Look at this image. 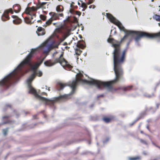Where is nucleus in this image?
<instances>
[{
    "label": "nucleus",
    "mask_w": 160,
    "mask_h": 160,
    "mask_svg": "<svg viewBox=\"0 0 160 160\" xmlns=\"http://www.w3.org/2000/svg\"><path fill=\"white\" fill-rule=\"evenodd\" d=\"M120 68L121 72H120L121 71H120L119 70H118L117 73H116L114 69V65L113 64V69L115 74V77L114 80L108 82H102L92 78H91L88 81L85 79L82 80L80 78V77H82L83 74L80 72H79L76 75L75 79L73 80L72 82L69 85V86L72 88V91L67 94L58 97L66 98L68 96L72 95L74 92L75 89L76 88L78 82L87 83L90 85H94L99 88H100L101 86L103 85L104 87L107 88L108 91H110L112 89V84L115 83L118 80L120 79L122 77V71L121 68V65H120Z\"/></svg>",
    "instance_id": "f257e3e1"
},
{
    "label": "nucleus",
    "mask_w": 160,
    "mask_h": 160,
    "mask_svg": "<svg viewBox=\"0 0 160 160\" xmlns=\"http://www.w3.org/2000/svg\"><path fill=\"white\" fill-rule=\"evenodd\" d=\"M107 41L108 42L112 43L111 46L114 48L112 54L115 72L117 73L118 70L121 72L120 65L123 63L125 60L126 50L124 49L121 52L120 41L118 42L110 38H108Z\"/></svg>",
    "instance_id": "f03ea898"
},
{
    "label": "nucleus",
    "mask_w": 160,
    "mask_h": 160,
    "mask_svg": "<svg viewBox=\"0 0 160 160\" xmlns=\"http://www.w3.org/2000/svg\"><path fill=\"white\" fill-rule=\"evenodd\" d=\"M36 73L34 75V78H33V79H32V81H31V80H29V81L28 82V80L29 79V78L27 79V86L28 87V89L29 91V92H32V93L35 96V97L40 100L41 101H42L45 104H47V103L50 101H52L54 100H64L65 99H67L68 98V96L67 98H59V96H61V95H60L58 97H56L54 99H49L47 98H44V97L41 96L40 95L38 94V92H37V91L34 88H33L31 85V83H32V81L33 80V79L35 77V76L36 75H37L38 76L40 77L42 76V72L41 71H39L38 72L37 69L36 70ZM64 94V95H65ZM63 95H62V96Z\"/></svg>",
    "instance_id": "7ed1b4c3"
},
{
    "label": "nucleus",
    "mask_w": 160,
    "mask_h": 160,
    "mask_svg": "<svg viewBox=\"0 0 160 160\" xmlns=\"http://www.w3.org/2000/svg\"><path fill=\"white\" fill-rule=\"evenodd\" d=\"M106 15L107 18L111 22L115 24L118 27L120 31H123L125 33V35L122 38L121 40L120 41V42H121L122 41L124 38L130 35H131L133 34H138L137 33H136V32L133 31L128 30L126 29L121 23L113 17L110 14L106 13Z\"/></svg>",
    "instance_id": "20e7f679"
},
{
    "label": "nucleus",
    "mask_w": 160,
    "mask_h": 160,
    "mask_svg": "<svg viewBox=\"0 0 160 160\" xmlns=\"http://www.w3.org/2000/svg\"><path fill=\"white\" fill-rule=\"evenodd\" d=\"M53 37V35H51L47 39L46 41L42 43L40 45L35 48H32L31 49L30 52L27 55L25 58L18 66V68H20L21 69L22 67L25 64L28 63L29 62L30 59L32 58L33 56V53L37 51L38 48L40 47H42L45 46L47 44V43Z\"/></svg>",
    "instance_id": "39448f33"
},
{
    "label": "nucleus",
    "mask_w": 160,
    "mask_h": 160,
    "mask_svg": "<svg viewBox=\"0 0 160 160\" xmlns=\"http://www.w3.org/2000/svg\"><path fill=\"white\" fill-rule=\"evenodd\" d=\"M136 33H137L138 35L139 34V35L138 36L135 38V41L136 42H138L139 41L141 38L143 37H145L147 38L153 39L156 38L157 37H160V32L157 34H150L149 33L144 32H137Z\"/></svg>",
    "instance_id": "423d86ee"
},
{
    "label": "nucleus",
    "mask_w": 160,
    "mask_h": 160,
    "mask_svg": "<svg viewBox=\"0 0 160 160\" xmlns=\"http://www.w3.org/2000/svg\"><path fill=\"white\" fill-rule=\"evenodd\" d=\"M20 68H18V66L15 68L11 73L6 76L3 79L0 81V86L8 82L11 78L12 76L15 74L16 70H20Z\"/></svg>",
    "instance_id": "0eeeda50"
},
{
    "label": "nucleus",
    "mask_w": 160,
    "mask_h": 160,
    "mask_svg": "<svg viewBox=\"0 0 160 160\" xmlns=\"http://www.w3.org/2000/svg\"><path fill=\"white\" fill-rule=\"evenodd\" d=\"M62 54H61L58 58H56L55 59V62L53 63H51L48 61H46L44 62V64L46 66L51 67L55 65L56 63H59L62 66V63L64 62L66 63V62L63 58H62Z\"/></svg>",
    "instance_id": "6e6552de"
},
{
    "label": "nucleus",
    "mask_w": 160,
    "mask_h": 160,
    "mask_svg": "<svg viewBox=\"0 0 160 160\" xmlns=\"http://www.w3.org/2000/svg\"><path fill=\"white\" fill-rule=\"evenodd\" d=\"M42 62H40L39 63H37L35 65H31V70L33 72V73L29 77V79L28 80V82H29V80L32 81V79L34 78V75L36 73V70L37 69L38 67L42 63Z\"/></svg>",
    "instance_id": "1a4fd4ad"
},
{
    "label": "nucleus",
    "mask_w": 160,
    "mask_h": 160,
    "mask_svg": "<svg viewBox=\"0 0 160 160\" xmlns=\"http://www.w3.org/2000/svg\"><path fill=\"white\" fill-rule=\"evenodd\" d=\"M51 17L46 22L45 25V26L49 25L53 20H56L58 17L57 14L55 12H51Z\"/></svg>",
    "instance_id": "9d476101"
},
{
    "label": "nucleus",
    "mask_w": 160,
    "mask_h": 160,
    "mask_svg": "<svg viewBox=\"0 0 160 160\" xmlns=\"http://www.w3.org/2000/svg\"><path fill=\"white\" fill-rule=\"evenodd\" d=\"M37 8L36 9L34 7H32L31 8L28 7V8L26 9V12L27 14L31 15V14L30 13V12L31 11H36L37 10Z\"/></svg>",
    "instance_id": "9b49d317"
},
{
    "label": "nucleus",
    "mask_w": 160,
    "mask_h": 160,
    "mask_svg": "<svg viewBox=\"0 0 160 160\" xmlns=\"http://www.w3.org/2000/svg\"><path fill=\"white\" fill-rule=\"evenodd\" d=\"M46 4V2H39L37 6V9L44 8V6Z\"/></svg>",
    "instance_id": "f8f14e48"
},
{
    "label": "nucleus",
    "mask_w": 160,
    "mask_h": 160,
    "mask_svg": "<svg viewBox=\"0 0 160 160\" xmlns=\"http://www.w3.org/2000/svg\"><path fill=\"white\" fill-rule=\"evenodd\" d=\"M140 158L139 157H128V160H139Z\"/></svg>",
    "instance_id": "ddd939ff"
},
{
    "label": "nucleus",
    "mask_w": 160,
    "mask_h": 160,
    "mask_svg": "<svg viewBox=\"0 0 160 160\" xmlns=\"http://www.w3.org/2000/svg\"><path fill=\"white\" fill-rule=\"evenodd\" d=\"M153 18L157 21H159L160 20V15L155 14L153 16Z\"/></svg>",
    "instance_id": "4468645a"
},
{
    "label": "nucleus",
    "mask_w": 160,
    "mask_h": 160,
    "mask_svg": "<svg viewBox=\"0 0 160 160\" xmlns=\"http://www.w3.org/2000/svg\"><path fill=\"white\" fill-rule=\"evenodd\" d=\"M8 132V130L7 128L3 129V130H2L3 134L4 136L6 135Z\"/></svg>",
    "instance_id": "2eb2a0df"
},
{
    "label": "nucleus",
    "mask_w": 160,
    "mask_h": 160,
    "mask_svg": "<svg viewBox=\"0 0 160 160\" xmlns=\"http://www.w3.org/2000/svg\"><path fill=\"white\" fill-rule=\"evenodd\" d=\"M36 33H37V35H38V36H42V35H44L45 34V32L44 31H42V32L41 33H38L37 32H36Z\"/></svg>",
    "instance_id": "dca6fc26"
},
{
    "label": "nucleus",
    "mask_w": 160,
    "mask_h": 160,
    "mask_svg": "<svg viewBox=\"0 0 160 160\" xmlns=\"http://www.w3.org/2000/svg\"><path fill=\"white\" fill-rule=\"evenodd\" d=\"M104 121L107 123L109 122L110 121V119L108 118H103Z\"/></svg>",
    "instance_id": "f3484780"
},
{
    "label": "nucleus",
    "mask_w": 160,
    "mask_h": 160,
    "mask_svg": "<svg viewBox=\"0 0 160 160\" xmlns=\"http://www.w3.org/2000/svg\"><path fill=\"white\" fill-rule=\"evenodd\" d=\"M59 85L60 87V90L62 89L65 86L64 84L61 83H59Z\"/></svg>",
    "instance_id": "a211bd4d"
},
{
    "label": "nucleus",
    "mask_w": 160,
    "mask_h": 160,
    "mask_svg": "<svg viewBox=\"0 0 160 160\" xmlns=\"http://www.w3.org/2000/svg\"><path fill=\"white\" fill-rule=\"evenodd\" d=\"M51 50V48H47L46 49H45L44 50V53H46L47 54L48 51Z\"/></svg>",
    "instance_id": "6ab92c4d"
},
{
    "label": "nucleus",
    "mask_w": 160,
    "mask_h": 160,
    "mask_svg": "<svg viewBox=\"0 0 160 160\" xmlns=\"http://www.w3.org/2000/svg\"><path fill=\"white\" fill-rule=\"evenodd\" d=\"M70 35V33L69 31L68 32L66 33H65L64 36L66 37V38H67V37H68V36H69V35Z\"/></svg>",
    "instance_id": "aec40b11"
},
{
    "label": "nucleus",
    "mask_w": 160,
    "mask_h": 160,
    "mask_svg": "<svg viewBox=\"0 0 160 160\" xmlns=\"http://www.w3.org/2000/svg\"><path fill=\"white\" fill-rule=\"evenodd\" d=\"M56 10L57 12H61L62 11L59 6H57L56 8Z\"/></svg>",
    "instance_id": "412c9836"
},
{
    "label": "nucleus",
    "mask_w": 160,
    "mask_h": 160,
    "mask_svg": "<svg viewBox=\"0 0 160 160\" xmlns=\"http://www.w3.org/2000/svg\"><path fill=\"white\" fill-rule=\"evenodd\" d=\"M40 17L43 20H44L46 19V17L42 15H40Z\"/></svg>",
    "instance_id": "4be33fe9"
},
{
    "label": "nucleus",
    "mask_w": 160,
    "mask_h": 160,
    "mask_svg": "<svg viewBox=\"0 0 160 160\" xmlns=\"http://www.w3.org/2000/svg\"><path fill=\"white\" fill-rule=\"evenodd\" d=\"M81 7L83 8L86 9L87 8V6L85 3L82 2L81 4Z\"/></svg>",
    "instance_id": "5701e85b"
},
{
    "label": "nucleus",
    "mask_w": 160,
    "mask_h": 160,
    "mask_svg": "<svg viewBox=\"0 0 160 160\" xmlns=\"http://www.w3.org/2000/svg\"><path fill=\"white\" fill-rule=\"evenodd\" d=\"M42 27H38V28H37V30L38 31L41 32L43 31L42 30Z\"/></svg>",
    "instance_id": "b1692460"
},
{
    "label": "nucleus",
    "mask_w": 160,
    "mask_h": 160,
    "mask_svg": "<svg viewBox=\"0 0 160 160\" xmlns=\"http://www.w3.org/2000/svg\"><path fill=\"white\" fill-rule=\"evenodd\" d=\"M57 28L56 29V31L59 32L60 30V27H58V26H56Z\"/></svg>",
    "instance_id": "393cba45"
},
{
    "label": "nucleus",
    "mask_w": 160,
    "mask_h": 160,
    "mask_svg": "<svg viewBox=\"0 0 160 160\" xmlns=\"http://www.w3.org/2000/svg\"><path fill=\"white\" fill-rule=\"evenodd\" d=\"M138 120V119H137V120H136L135 121H134V122H133L132 123H130L129 125L131 126L132 125Z\"/></svg>",
    "instance_id": "a878e982"
},
{
    "label": "nucleus",
    "mask_w": 160,
    "mask_h": 160,
    "mask_svg": "<svg viewBox=\"0 0 160 160\" xmlns=\"http://www.w3.org/2000/svg\"><path fill=\"white\" fill-rule=\"evenodd\" d=\"M140 141L142 143L146 144V141H144V140H140Z\"/></svg>",
    "instance_id": "bb28decb"
},
{
    "label": "nucleus",
    "mask_w": 160,
    "mask_h": 160,
    "mask_svg": "<svg viewBox=\"0 0 160 160\" xmlns=\"http://www.w3.org/2000/svg\"><path fill=\"white\" fill-rule=\"evenodd\" d=\"M66 37H65L64 36H63V38L62 39H61V42H62L63 41H64L66 39Z\"/></svg>",
    "instance_id": "cd10ccee"
},
{
    "label": "nucleus",
    "mask_w": 160,
    "mask_h": 160,
    "mask_svg": "<svg viewBox=\"0 0 160 160\" xmlns=\"http://www.w3.org/2000/svg\"><path fill=\"white\" fill-rule=\"evenodd\" d=\"M74 21L76 22H78V19L76 17H74Z\"/></svg>",
    "instance_id": "c85d7f7f"
},
{
    "label": "nucleus",
    "mask_w": 160,
    "mask_h": 160,
    "mask_svg": "<svg viewBox=\"0 0 160 160\" xmlns=\"http://www.w3.org/2000/svg\"><path fill=\"white\" fill-rule=\"evenodd\" d=\"M76 14L78 15L79 16H80L81 14V12H77Z\"/></svg>",
    "instance_id": "c756f323"
},
{
    "label": "nucleus",
    "mask_w": 160,
    "mask_h": 160,
    "mask_svg": "<svg viewBox=\"0 0 160 160\" xmlns=\"http://www.w3.org/2000/svg\"><path fill=\"white\" fill-rule=\"evenodd\" d=\"M108 140H109V139L108 138H107L104 141H103V143H106L108 141Z\"/></svg>",
    "instance_id": "7c9ffc66"
},
{
    "label": "nucleus",
    "mask_w": 160,
    "mask_h": 160,
    "mask_svg": "<svg viewBox=\"0 0 160 160\" xmlns=\"http://www.w3.org/2000/svg\"><path fill=\"white\" fill-rule=\"evenodd\" d=\"M77 46L78 47H83V45L82 44H80L79 45L77 44Z\"/></svg>",
    "instance_id": "2f4dec72"
},
{
    "label": "nucleus",
    "mask_w": 160,
    "mask_h": 160,
    "mask_svg": "<svg viewBox=\"0 0 160 160\" xmlns=\"http://www.w3.org/2000/svg\"><path fill=\"white\" fill-rule=\"evenodd\" d=\"M93 2V0H90L88 2V4H90L92 2Z\"/></svg>",
    "instance_id": "473e14b6"
},
{
    "label": "nucleus",
    "mask_w": 160,
    "mask_h": 160,
    "mask_svg": "<svg viewBox=\"0 0 160 160\" xmlns=\"http://www.w3.org/2000/svg\"><path fill=\"white\" fill-rule=\"evenodd\" d=\"M77 50H78V51H79V52H78L80 54L82 52V51L81 50L79 49L78 48L77 49Z\"/></svg>",
    "instance_id": "72a5a7b5"
},
{
    "label": "nucleus",
    "mask_w": 160,
    "mask_h": 160,
    "mask_svg": "<svg viewBox=\"0 0 160 160\" xmlns=\"http://www.w3.org/2000/svg\"><path fill=\"white\" fill-rule=\"evenodd\" d=\"M33 22H31V21H29V22H26L27 23H28V24H31Z\"/></svg>",
    "instance_id": "f704fd0d"
},
{
    "label": "nucleus",
    "mask_w": 160,
    "mask_h": 160,
    "mask_svg": "<svg viewBox=\"0 0 160 160\" xmlns=\"http://www.w3.org/2000/svg\"><path fill=\"white\" fill-rule=\"evenodd\" d=\"M153 96V94H152V95H147V96L148 97V98H151V97L152 96Z\"/></svg>",
    "instance_id": "c9c22d12"
},
{
    "label": "nucleus",
    "mask_w": 160,
    "mask_h": 160,
    "mask_svg": "<svg viewBox=\"0 0 160 160\" xmlns=\"http://www.w3.org/2000/svg\"><path fill=\"white\" fill-rule=\"evenodd\" d=\"M47 94V93L46 92H42V93L41 94V95H43V94Z\"/></svg>",
    "instance_id": "e433bc0d"
},
{
    "label": "nucleus",
    "mask_w": 160,
    "mask_h": 160,
    "mask_svg": "<svg viewBox=\"0 0 160 160\" xmlns=\"http://www.w3.org/2000/svg\"><path fill=\"white\" fill-rule=\"evenodd\" d=\"M58 45H55L54 46V47H53L52 48H58Z\"/></svg>",
    "instance_id": "4c0bfd02"
},
{
    "label": "nucleus",
    "mask_w": 160,
    "mask_h": 160,
    "mask_svg": "<svg viewBox=\"0 0 160 160\" xmlns=\"http://www.w3.org/2000/svg\"><path fill=\"white\" fill-rule=\"evenodd\" d=\"M67 44V42H65L63 43V45H65Z\"/></svg>",
    "instance_id": "58836bf2"
},
{
    "label": "nucleus",
    "mask_w": 160,
    "mask_h": 160,
    "mask_svg": "<svg viewBox=\"0 0 160 160\" xmlns=\"http://www.w3.org/2000/svg\"><path fill=\"white\" fill-rule=\"evenodd\" d=\"M159 105V104L158 103H157L156 104V105L157 108H158Z\"/></svg>",
    "instance_id": "ea45409f"
},
{
    "label": "nucleus",
    "mask_w": 160,
    "mask_h": 160,
    "mask_svg": "<svg viewBox=\"0 0 160 160\" xmlns=\"http://www.w3.org/2000/svg\"><path fill=\"white\" fill-rule=\"evenodd\" d=\"M59 15L61 17H62L63 16V14L62 13H60L59 14Z\"/></svg>",
    "instance_id": "a19ab883"
},
{
    "label": "nucleus",
    "mask_w": 160,
    "mask_h": 160,
    "mask_svg": "<svg viewBox=\"0 0 160 160\" xmlns=\"http://www.w3.org/2000/svg\"><path fill=\"white\" fill-rule=\"evenodd\" d=\"M75 54L78 55H80V54H79L78 52H75Z\"/></svg>",
    "instance_id": "79ce46f5"
},
{
    "label": "nucleus",
    "mask_w": 160,
    "mask_h": 160,
    "mask_svg": "<svg viewBox=\"0 0 160 160\" xmlns=\"http://www.w3.org/2000/svg\"><path fill=\"white\" fill-rule=\"evenodd\" d=\"M37 21L38 22H41V20H38Z\"/></svg>",
    "instance_id": "37998d69"
},
{
    "label": "nucleus",
    "mask_w": 160,
    "mask_h": 160,
    "mask_svg": "<svg viewBox=\"0 0 160 160\" xmlns=\"http://www.w3.org/2000/svg\"><path fill=\"white\" fill-rule=\"evenodd\" d=\"M69 16H68V17L66 18V19L68 20V21H69Z\"/></svg>",
    "instance_id": "c03bdc74"
},
{
    "label": "nucleus",
    "mask_w": 160,
    "mask_h": 160,
    "mask_svg": "<svg viewBox=\"0 0 160 160\" xmlns=\"http://www.w3.org/2000/svg\"><path fill=\"white\" fill-rule=\"evenodd\" d=\"M95 6L94 5H93V7L92 8L93 9H94L95 8Z\"/></svg>",
    "instance_id": "a18cd8bd"
},
{
    "label": "nucleus",
    "mask_w": 160,
    "mask_h": 160,
    "mask_svg": "<svg viewBox=\"0 0 160 160\" xmlns=\"http://www.w3.org/2000/svg\"><path fill=\"white\" fill-rule=\"evenodd\" d=\"M79 38H82V36L80 35H79Z\"/></svg>",
    "instance_id": "49530a36"
},
{
    "label": "nucleus",
    "mask_w": 160,
    "mask_h": 160,
    "mask_svg": "<svg viewBox=\"0 0 160 160\" xmlns=\"http://www.w3.org/2000/svg\"><path fill=\"white\" fill-rule=\"evenodd\" d=\"M146 128L148 129V130H149V127H148V125H147L146 126Z\"/></svg>",
    "instance_id": "de8ad7c7"
},
{
    "label": "nucleus",
    "mask_w": 160,
    "mask_h": 160,
    "mask_svg": "<svg viewBox=\"0 0 160 160\" xmlns=\"http://www.w3.org/2000/svg\"><path fill=\"white\" fill-rule=\"evenodd\" d=\"M69 11L70 12V13H71L72 12V10H71V9H70V10H69Z\"/></svg>",
    "instance_id": "09e8293b"
},
{
    "label": "nucleus",
    "mask_w": 160,
    "mask_h": 160,
    "mask_svg": "<svg viewBox=\"0 0 160 160\" xmlns=\"http://www.w3.org/2000/svg\"><path fill=\"white\" fill-rule=\"evenodd\" d=\"M92 8V6H89V9H91V8Z\"/></svg>",
    "instance_id": "8fccbe9b"
},
{
    "label": "nucleus",
    "mask_w": 160,
    "mask_h": 160,
    "mask_svg": "<svg viewBox=\"0 0 160 160\" xmlns=\"http://www.w3.org/2000/svg\"><path fill=\"white\" fill-rule=\"evenodd\" d=\"M129 42H128L127 43V47H128V45H129Z\"/></svg>",
    "instance_id": "3c124183"
},
{
    "label": "nucleus",
    "mask_w": 160,
    "mask_h": 160,
    "mask_svg": "<svg viewBox=\"0 0 160 160\" xmlns=\"http://www.w3.org/2000/svg\"><path fill=\"white\" fill-rule=\"evenodd\" d=\"M30 16H31V19H32L33 18V16H31V15H30Z\"/></svg>",
    "instance_id": "603ef678"
},
{
    "label": "nucleus",
    "mask_w": 160,
    "mask_h": 160,
    "mask_svg": "<svg viewBox=\"0 0 160 160\" xmlns=\"http://www.w3.org/2000/svg\"><path fill=\"white\" fill-rule=\"evenodd\" d=\"M33 16H34L35 17H36V15L35 14H33Z\"/></svg>",
    "instance_id": "864d4df0"
},
{
    "label": "nucleus",
    "mask_w": 160,
    "mask_h": 160,
    "mask_svg": "<svg viewBox=\"0 0 160 160\" xmlns=\"http://www.w3.org/2000/svg\"><path fill=\"white\" fill-rule=\"evenodd\" d=\"M78 5H80V3L79 2H78Z\"/></svg>",
    "instance_id": "5fc2aeb1"
},
{
    "label": "nucleus",
    "mask_w": 160,
    "mask_h": 160,
    "mask_svg": "<svg viewBox=\"0 0 160 160\" xmlns=\"http://www.w3.org/2000/svg\"><path fill=\"white\" fill-rule=\"evenodd\" d=\"M56 23V22H55V23H53V25H55Z\"/></svg>",
    "instance_id": "6e6d98bb"
},
{
    "label": "nucleus",
    "mask_w": 160,
    "mask_h": 160,
    "mask_svg": "<svg viewBox=\"0 0 160 160\" xmlns=\"http://www.w3.org/2000/svg\"><path fill=\"white\" fill-rule=\"evenodd\" d=\"M84 55L85 56L86 55V53H84Z\"/></svg>",
    "instance_id": "4d7b16f0"
},
{
    "label": "nucleus",
    "mask_w": 160,
    "mask_h": 160,
    "mask_svg": "<svg viewBox=\"0 0 160 160\" xmlns=\"http://www.w3.org/2000/svg\"><path fill=\"white\" fill-rule=\"evenodd\" d=\"M81 30H82V31H83V28H82L81 29Z\"/></svg>",
    "instance_id": "13d9d810"
},
{
    "label": "nucleus",
    "mask_w": 160,
    "mask_h": 160,
    "mask_svg": "<svg viewBox=\"0 0 160 160\" xmlns=\"http://www.w3.org/2000/svg\"><path fill=\"white\" fill-rule=\"evenodd\" d=\"M158 24L159 26H160V22Z\"/></svg>",
    "instance_id": "bf43d9fd"
},
{
    "label": "nucleus",
    "mask_w": 160,
    "mask_h": 160,
    "mask_svg": "<svg viewBox=\"0 0 160 160\" xmlns=\"http://www.w3.org/2000/svg\"><path fill=\"white\" fill-rule=\"evenodd\" d=\"M45 58H46V57L45 58H44L43 59H42V60H43Z\"/></svg>",
    "instance_id": "052dcab7"
},
{
    "label": "nucleus",
    "mask_w": 160,
    "mask_h": 160,
    "mask_svg": "<svg viewBox=\"0 0 160 160\" xmlns=\"http://www.w3.org/2000/svg\"><path fill=\"white\" fill-rule=\"evenodd\" d=\"M13 22L14 23H15V21L14 20H13Z\"/></svg>",
    "instance_id": "680f3d73"
},
{
    "label": "nucleus",
    "mask_w": 160,
    "mask_h": 160,
    "mask_svg": "<svg viewBox=\"0 0 160 160\" xmlns=\"http://www.w3.org/2000/svg\"><path fill=\"white\" fill-rule=\"evenodd\" d=\"M141 133H142V131H141Z\"/></svg>",
    "instance_id": "e2e57ef3"
},
{
    "label": "nucleus",
    "mask_w": 160,
    "mask_h": 160,
    "mask_svg": "<svg viewBox=\"0 0 160 160\" xmlns=\"http://www.w3.org/2000/svg\"><path fill=\"white\" fill-rule=\"evenodd\" d=\"M43 61V60H42L41 62H42Z\"/></svg>",
    "instance_id": "0e129e2a"
},
{
    "label": "nucleus",
    "mask_w": 160,
    "mask_h": 160,
    "mask_svg": "<svg viewBox=\"0 0 160 160\" xmlns=\"http://www.w3.org/2000/svg\"><path fill=\"white\" fill-rule=\"evenodd\" d=\"M82 11H84V9H83L82 10Z\"/></svg>",
    "instance_id": "69168bd1"
},
{
    "label": "nucleus",
    "mask_w": 160,
    "mask_h": 160,
    "mask_svg": "<svg viewBox=\"0 0 160 160\" xmlns=\"http://www.w3.org/2000/svg\"><path fill=\"white\" fill-rule=\"evenodd\" d=\"M78 48H76V50H77V51H78V50H77V49H78Z\"/></svg>",
    "instance_id": "338daca9"
},
{
    "label": "nucleus",
    "mask_w": 160,
    "mask_h": 160,
    "mask_svg": "<svg viewBox=\"0 0 160 160\" xmlns=\"http://www.w3.org/2000/svg\"><path fill=\"white\" fill-rule=\"evenodd\" d=\"M48 91L50 90V89H49V88L48 89Z\"/></svg>",
    "instance_id": "774afa93"
}]
</instances>
